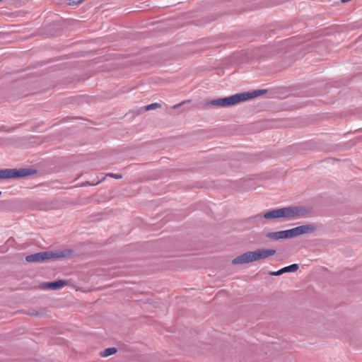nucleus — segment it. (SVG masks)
Segmentation results:
<instances>
[{
  "label": "nucleus",
  "mask_w": 362,
  "mask_h": 362,
  "mask_svg": "<svg viewBox=\"0 0 362 362\" xmlns=\"http://www.w3.org/2000/svg\"><path fill=\"white\" fill-rule=\"evenodd\" d=\"M299 269L298 264H293L289 266L285 267L277 272H270L269 274L271 276H279L286 272H296Z\"/></svg>",
  "instance_id": "obj_8"
},
{
  "label": "nucleus",
  "mask_w": 362,
  "mask_h": 362,
  "mask_svg": "<svg viewBox=\"0 0 362 362\" xmlns=\"http://www.w3.org/2000/svg\"><path fill=\"white\" fill-rule=\"evenodd\" d=\"M116 352H117V349L116 348L110 347V348L105 349V350L101 351L100 353V355L102 357H107L109 356H111V355L115 354Z\"/></svg>",
  "instance_id": "obj_9"
},
{
  "label": "nucleus",
  "mask_w": 362,
  "mask_h": 362,
  "mask_svg": "<svg viewBox=\"0 0 362 362\" xmlns=\"http://www.w3.org/2000/svg\"><path fill=\"white\" fill-rule=\"evenodd\" d=\"M276 251L272 249H258L255 251L245 252L232 260L233 264L250 263L255 261L266 259L275 255Z\"/></svg>",
  "instance_id": "obj_2"
},
{
  "label": "nucleus",
  "mask_w": 362,
  "mask_h": 362,
  "mask_svg": "<svg viewBox=\"0 0 362 362\" xmlns=\"http://www.w3.org/2000/svg\"><path fill=\"white\" fill-rule=\"evenodd\" d=\"M280 232L279 231H276V232H269V233H267L265 236L267 238H269L271 240H280V235H279Z\"/></svg>",
  "instance_id": "obj_10"
},
{
  "label": "nucleus",
  "mask_w": 362,
  "mask_h": 362,
  "mask_svg": "<svg viewBox=\"0 0 362 362\" xmlns=\"http://www.w3.org/2000/svg\"><path fill=\"white\" fill-rule=\"evenodd\" d=\"M304 214V209L298 206H288L274 209L265 213L263 216L257 215L255 218H262V217L266 219L285 218L287 219H292L296 217H300Z\"/></svg>",
  "instance_id": "obj_1"
},
{
  "label": "nucleus",
  "mask_w": 362,
  "mask_h": 362,
  "mask_svg": "<svg viewBox=\"0 0 362 362\" xmlns=\"http://www.w3.org/2000/svg\"><path fill=\"white\" fill-rule=\"evenodd\" d=\"M36 173L32 168H6L0 170V179L25 177Z\"/></svg>",
  "instance_id": "obj_6"
},
{
  "label": "nucleus",
  "mask_w": 362,
  "mask_h": 362,
  "mask_svg": "<svg viewBox=\"0 0 362 362\" xmlns=\"http://www.w3.org/2000/svg\"><path fill=\"white\" fill-rule=\"evenodd\" d=\"M85 0H70L69 4L70 5H78L82 2H83Z\"/></svg>",
  "instance_id": "obj_13"
},
{
  "label": "nucleus",
  "mask_w": 362,
  "mask_h": 362,
  "mask_svg": "<svg viewBox=\"0 0 362 362\" xmlns=\"http://www.w3.org/2000/svg\"><path fill=\"white\" fill-rule=\"evenodd\" d=\"M160 106V104L157 103H151L148 105H147L146 107V110H153V109H156L157 107H159Z\"/></svg>",
  "instance_id": "obj_12"
},
{
  "label": "nucleus",
  "mask_w": 362,
  "mask_h": 362,
  "mask_svg": "<svg viewBox=\"0 0 362 362\" xmlns=\"http://www.w3.org/2000/svg\"><path fill=\"white\" fill-rule=\"evenodd\" d=\"M317 229L313 224L299 226L288 230H280V238H293L305 234L312 233Z\"/></svg>",
  "instance_id": "obj_5"
},
{
  "label": "nucleus",
  "mask_w": 362,
  "mask_h": 362,
  "mask_svg": "<svg viewBox=\"0 0 362 362\" xmlns=\"http://www.w3.org/2000/svg\"><path fill=\"white\" fill-rule=\"evenodd\" d=\"M107 175H109L110 177H115L116 179H119V178L122 177L121 175H115V174H112V173H109Z\"/></svg>",
  "instance_id": "obj_14"
},
{
  "label": "nucleus",
  "mask_w": 362,
  "mask_h": 362,
  "mask_svg": "<svg viewBox=\"0 0 362 362\" xmlns=\"http://www.w3.org/2000/svg\"><path fill=\"white\" fill-rule=\"evenodd\" d=\"M267 93V90H255L253 91L244 92L240 93H237L233 95L222 98L221 103L222 107H228L230 105H234L238 104L240 102L245 101L249 99H252L259 95H262Z\"/></svg>",
  "instance_id": "obj_3"
},
{
  "label": "nucleus",
  "mask_w": 362,
  "mask_h": 362,
  "mask_svg": "<svg viewBox=\"0 0 362 362\" xmlns=\"http://www.w3.org/2000/svg\"><path fill=\"white\" fill-rule=\"evenodd\" d=\"M71 251L68 250L41 252L25 257V260L28 262H39L48 259H55L65 257L70 255Z\"/></svg>",
  "instance_id": "obj_4"
},
{
  "label": "nucleus",
  "mask_w": 362,
  "mask_h": 362,
  "mask_svg": "<svg viewBox=\"0 0 362 362\" xmlns=\"http://www.w3.org/2000/svg\"><path fill=\"white\" fill-rule=\"evenodd\" d=\"M180 105H181V104H178V105H175L174 107L175 108V107H177L178 106H180Z\"/></svg>",
  "instance_id": "obj_15"
},
{
  "label": "nucleus",
  "mask_w": 362,
  "mask_h": 362,
  "mask_svg": "<svg viewBox=\"0 0 362 362\" xmlns=\"http://www.w3.org/2000/svg\"><path fill=\"white\" fill-rule=\"evenodd\" d=\"M210 105L222 107L221 98H216L208 103Z\"/></svg>",
  "instance_id": "obj_11"
},
{
  "label": "nucleus",
  "mask_w": 362,
  "mask_h": 362,
  "mask_svg": "<svg viewBox=\"0 0 362 362\" xmlns=\"http://www.w3.org/2000/svg\"><path fill=\"white\" fill-rule=\"evenodd\" d=\"M1 194V192L0 191V195Z\"/></svg>",
  "instance_id": "obj_16"
},
{
  "label": "nucleus",
  "mask_w": 362,
  "mask_h": 362,
  "mask_svg": "<svg viewBox=\"0 0 362 362\" xmlns=\"http://www.w3.org/2000/svg\"><path fill=\"white\" fill-rule=\"evenodd\" d=\"M68 281L65 280H58L54 282L45 283L42 284V288L49 290H57L61 288L65 285H67Z\"/></svg>",
  "instance_id": "obj_7"
}]
</instances>
